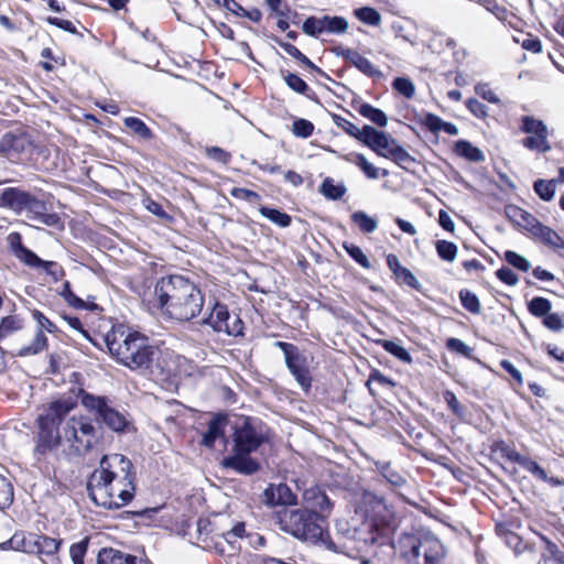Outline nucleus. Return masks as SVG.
I'll list each match as a JSON object with an SVG mask.
<instances>
[{
    "label": "nucleus",
    "mask_w": 564,
    "mask_h": 564,
    "mask_svg": "<svg viewBox=\"0 0 564 564\" xmlns=\"http://www.w3.org/2000/svg\"><path fill=\"white\" fill-rule=\"evenodd\" d=\"M70 398H59L50 402L39 415L34 457L41 460L61 445H66L68 456H85L99 441L93 420L85 415L66 419L76 406Z\"/></svg>",
    "instance_id": "1"
},
{
    "label": "nucleus",
    "mask_w": 564,
    "mask_h": 564,
    "mask_svg": "<svg viewBox=\"0 0 564 564\" xmlns=\"http://www.w3.org/2000/svg\"><path fill=\"white\" fill-rule=\"evenodd\" d=\"M129 458L121 454L101 457L87 482L91 500L106 509H119L127 506L135 494V474Z\"/></svg>",
    "instance_id": "2"
},
{
    "label": "nucleus",
    "mask_w": 564,
    "mask_h": 564,
    "mask_svg": "<svg viewBox=\"0 0 564 564\" xmlns=\"http://www.w3.org/2000/svg\"><path fill=\"white\" fill-rule=\"evenodd\" d=\"M154 296L161 313L178 322L197 317L205 303L202 290L193 281L178 274L161 278L154 286Z\"/></svg>",
    "instance_id": "3"
},
{
    "label": "nucleus",
    "mask_w": 564,
    "mask_h": 564,
    "mask_svg": "<svg viewBox=\"0 0 564 564\" xmlns=\"http://www.w3.org/2000/svg\"><path fill=\"white\" fill-rule=\"evenodd\" d=\"M105 340L111 356L129 369L142 373H163L159 362L161 350L139 332L113 329L106 335Z\"/></svg>",
    "instance_id": "4"
},
{
    "label": "nucleus",
    "mask_w": 564,
    "mask_h": 564,
    "mask_svg": "<svg viewBox=\"0 0 564 564\" xmlns=\"http://www.w3.org/2000/svg\"><path fill=\"white\" fill-rule=\"evenodd\" d=\"M264 426L259 420L242 417L234 426L232 454L224 458V466L242 475H252L260 468L259 463L252 458L265 441Z\"/></svg>",
    "instance_id": "5"
},
{
    "label": "nucleus",
    "mask_w": 564,
    "mask_h": 564,
    "mask_svg": "<svg viewBox=\"0 0 564 564\" xmlns=\"http://www.w3.org/2000/svg\"><path fill=\"white\" fill-rule=\"evenodd\" d=\"M279 529L297 540L324 546L334 553H344L345 547L337 545L325 527V521L307 509H284L274 516Z\"/></svg>",
    "instance_id": "6"
},
{
    "label": "nucleus",
    "mask_w": 564,
    "mask_h": 564,
    "mask_svg": "<svg viewBox=\"0 0 564 564\" xmlns=\"http://www.w3.org/2000/svg\"><path fill=\"white\" fill-rule=\"evenodd\" d=\"M395 557L402 564H430L427 556H437L433 564H441L446 552L441 540L431 532L401 533L392 543Z\"/></svg>",
    "instance_id": "7"
},
{
    "label": "nucleus",
    "mask_w": 564,
    "mask_h": 564,
    "mask_svg": "<svg viewBox=\"0 0 564 564\" xmlns=\"http://www.w3.org/2000/svg\"><path fill=\"white\" fill-rule=\"evenodd\" d=\"M82 404L93 412L97 420L101 421L115 433H129L134 430L129 415L112 406L107 397L94 395L83 391L80 394Z\"/></svg>",
    "instance_id": "8"
},
{
    "label": "nucleus",
    "mask_w": 564,
    "mask_h": 564,
    "mask_svg": "<svg viewBox=\"0 0 564 564\" xmlns=\"http://www.w3.org/2000/svg\"><path fill=\"white\" fill-rule=\"evenodd\" d=\"M7 241L14 257L25 265L43 269L55 282L59 281L65 275V271L62 265L54 261L42 260L32 250L24 247L22 243V236L19 232L9 234Z\"/></svg>",
    "instance_id": "9"
},
{
    "label": "nucleus",
    "mask_w": 564,
    "mask_h": 564,
    "mask_svg": "<svg viewBox=\"0 0 564 564\" xmlns=\"http://www.w3.org/2000/svg\"><path fill=\"white\" fill-rule=\"evenodd\" d=\"M203 325L210 326L217 333L228 336L243 335V322L239 315H231L227 305L215 302L209 314L202 319Z\"/></svg>",
    "instance_id": "10"
},
{
    "label": "nucleus",
    "mask_w": 564,
    "mask_h": 564,
    "mask_svg": "<svg viewBox=\"0 0 564 564\" xmlns=\"http://www.w3.org/2000/svg\"><path fill=\"white\" fill-rule=\"evenodd\" d=\"M520 130L528 137L522 140V145L531 151L546 153L552 147L549 142L547 126L540 119L532 116H523L521 118Z\"/></svg>",
    "instance_id": "11"
},
{
    "label": "nucleus",
    "mask_w": 564,
    "mask_h": 564,
    "mask_svg": "<svg viewBox=\"0 0 564 564\" xmlns=\"http://www.w3.org/2000/svg\"><path fill=\"white\" fill-rule=\"evenodd\" d=\"M348 21L343 17L324 15L321 18L308 17L302 25L305 34L318 37L322 33L344 34L348 30Z\"/></svg>",
    "instance_id": "12"
},
{
    "label": "nucleus",
    "mask_w": 564,
    "mask_h": 564,
    "mask_svg": "<svg viewBox=\"0 0 564 564\" xmlns=\"http://www.w3.org/2000/svg\"><path fill=\"white\" fill-rule=\"evenodd\" d=\"M336 529L347 539L361 541L365 544H381L380 539L383 535L382 529H379L375 520L364 523L361 529L355 528L352 530L347 522L339 521L336 523Z\"/></svg>",
    "instance_id": "13"
},
{
    "label": "nucleus",
    "mask_w": 564,
    "mask_h": 564,
    "mask_svg": "<svg viewBox=\"0 0 564 564\" xmlns=\"http://www.w3.org/2000/svg\"><path fill=\"white\" fill-rule=\"evenodd\" d=\"M303 502L305 506L303 509L314 512L323 521H326L334 508V503L318 486L310 487L303 491Z\"/></svg>",
    "instance_id": "14"
},
{
    "label": "nucleus",
    "mask_w": 564,
    "mask_h": 564,
    "mask_svg": "<svg viewBox=\"0 0 564 564\" xmlns=\"http://www.w3.org/2000/svg\"><path fill=\"white\" fill-rule=\"evenodd\" d=\"M26 217L48 227H57L61 225V217L56 213H51L46 202L39 199L30 194V197L24 207Z\"/></svg>",
    "instance_id": "15"
},
{
    "label": "nucleus",
    "mask_w": 564,
    "mask_h": 564,
    "mask_svg": "<svg viewBox=\"0 0 564 564\" xmlns=\"http://www.w3.org/2000/svg\"><path fill=\"white\" fill-rule=\"evenodd\" d=\"M365 138L362 143L369 147L379 156L386 158L393 147L398 144L397 140L383 131H379L371 126H364Z\"/></svg>",
    "instance_id": "16"
},
{
    "label": "nucleus",
    "mask_w": 564,
    "mask_h": 564,
    "mask_svg": "<svg viewBox=\"0 0 564 564\" xmlns=\"http://www.w3.org/2000/svg\"><path fill=\"white\" fill-rule=\"evenodd\" d=\"M285 365L301 388L307 391L311 388L312 378L307 369V359L297 347L285 357Z\"/></svg>",
    "instance_id": "17"
},
{
    "label": "nucleus",
    "mask_w": 564,
    "mask_h": 564,
    "mask_svg": "<svg viewBox=\"0 0 564 564\" xmlns=\"http://www.w3.org/2000/svg\"><path fill=\"white\" fill-rule=\"evenodd\" d=\"M265 502L270 506H294L297 503L296 495L286 484L271 485L264 490Z\"/></svg>",
    "instance_id": "18"
},
{
    "label": "nucleus",
    "mask_w": 564,
    "mask_h": 564,
    "mask_svg": "<svg viewBox=\"0 0 564 564\" xmlns=\"http://www.w3.org/2000/svg\"><path fill=\"white\" fill-rule=\"evenodd\" d=\"M30 193L18 187L0 189V207L9 208L17 214L24 212Z\"/></svg>",
    "instance_id": "19"
},
{
    "label": "nucleus",
    "mask_w": 564,
    "mask_h": 564,
    "mask_svg": "<svg viewBox=\"0 0 564 564\" xmlns=\"http://www.w3.org/2000/svg\"><path fill=\"white\" fill-rule=\"evenodd\" d=\"M338 55H341L343 58L354 65L358 70L364 73L367 76H380L381 72L376 68V66L366 57H364L359 52L352 48H340L337 52Z\"/></svg>",
    "instance_id": "20"
},
{
    "label": "nucleus",
    "mask_w": 564,
    "mask_h": 564,
    "mask_svg": "<svg viewBox=\"0 0 564 564\" xmlns=\"http://www.w3.org/2000/svg\"><path fill=\"white\" fill-rule=\"evenodd\" d=\"M97 564H149V562L113 549H102L98 554Z\"/></svg>",
    "instance_id": "21"
},
{
    "label": "nucleus",
    "mask_w": 564,
    "mask_h": 564,
    "mask_svg": "<svg viewBox=\"0 0 564 564\" xmlns=\"http://www.w3.org/2000/svg\"><path fill=\"white\" fill-rule=\"evenodd\" d=\"M505 214L506 217L511 223L519 227H522L529 232L532 230V228H534L535 224L538 223V219L533 215H531L530 213H528L527 210L522 209L517 205H507L505 207Z\"/></svg>",
    "instance_id": "22"
},
{
    "label": "nucleus",
    "mask_w": 564,
    "mask_h": 564,
    "mask_svg": "<svg viewBox=\"0 0 564 564\" xmlns=\"http://www.w3.org/2000/svg\"><path fill=\"white\" fill-rule=\"evenodd\" d=\"M377 471L382 478L393 488H402L406 486V477L395 469L390 462L377 460L375 462Z\"/></svg>",
    "instance_id": "23"
},
{
    "label": "nucleus",
    "mask_w": 564,
    "mask_h": 564,
    "mask_svg": "<svg viewBox=\"0 0 564 564\" xmlns=\"http://www.w3.org/2000/svg\"><path fill=\"white\" fill-rule=\"evenodd\" d=\"M530 234L542 241L544 245L553 248L560 249L564 247L563 239L547 226L542 225L539 220L535 224L534 228L530 231Z\"/></svg>",
    "instance_id": "24"
},
{
    "label": "nucleus",
    "mask_w": 564,
    "mask_h": 564,
    "mask_svg": "<svg viewBox=\"0 0 564 564\" xmlns=\"http://www.w3.org/2000/svg\"><path fill=\"white\" fill-rule=\"evenodd\" d=\"M227 419L225 415L218 413L213 416L208 423L207 431L203 434V444L206 447H213L216 440L224 434Z\"/></svg>",
    "instance_id": "25"
},
{
    "label": "nucleus",
    "mask_w": 564,
    "mask_h": 564,
    "mask_svg": "<svg viewBox=\"0 0 564 564\" xmlns=\"http://www.w3.org/2000/svg\"><path fill=\"white\" fill-rule=\"evenodd\" d=\"M2 144L7 151L17 154L30 152L33 148L31 140L24 134L6 133Z\"/></svg>",
    "instance_id": "26"
},
{
    "label": "nucleus",
    "mask_w": 564,
    "mask_h": 564,
    "mask_svg": "<svg viewBox=\"0 0 564 564\" xmlns=\"http://www.w3.org/2000/svg\"><path fill=\"white\" fill-rule=\"evenodd\" d=\"M454 151L457 155L470 161V162H482L485 161V155L482 151L474 147L469 141L458 140L455 143Z\"/></svg>",
    "instance_id": "27"
},
{
    "label": "nucleus",
    "mask_w": 564,
    "mask_h": 564,
    "mask_svg": "<svg viewBox=\"0 0 564 564\" xmlns=\"http://www.w3.org/2000/svg\"><path fill=\"white\" fill-rule=\"evenodd\" d=\"M357 111L359 112L360 116L369 119L371 122L381 128L388 124V118L386 113L382 110L375 108L373 106L367 102L360 104V106L357 108Z\"/></svg>",
    "instance_id": "28"
},
{
    "label": "nucleus",
    "mask_w": 564,
    "mask_h": 564,
    "mask_svg": "<svg viewBox=\"0 0 564 564\" xmlns=\"http://www.w3.org/2000/svg\"><path fill=\"white\" fill-rule=\"evenodd\" d=\"M387 159L392 160L404 170H409L415 163V159L399 143L388 152Z\"/></svg>",
    "instance_id": "29"
},
{
    "label": "nucleus",
    "mask_w": 564,
    "mask_h": 564,
    "mask_svg": "<svg viewBox=\"0 0 564 564\" xmlns=\"http://www.w3.org/2000/svg\"><path fill=\"white\" fill-rule=\"evenodd\" d=\"M279 45L293 58L297 59L303 65L307 66L310 69L316 72L317 74L327 77V75L317 67L307 56H305L296 46L286 42H279Z\"/></svg>",
    "instance_id": "30"
},
{
    "label": "nucleus",
    "mask_w": 564,
    "mask_h": 564,
    "mask_svg": "<svg viewBox=\"0 0 564 564\" xmlns=\"http://www.w3.org/2000/svg\"><path fill=\"white\" fill-rule=\"evenodd\" d=\"M46 345L47 338L44 335V333L41 329H39L35 333L32 343L30 345L21 347L17 355L20 357L33 356L42 351L46 347Z\"/></svg>",
    "instance_id": "31"
},
{
    "label": "nucleus",
    "mask_w": 564,
    "mask_h": 564,
    "mask_svg": "<svg viewBox=\"0 0 564 564\" xmlns=\"http://www.w3.org/2000/svg\"><path fill=\"white\" fill-rule=\"evenodd\" d=\"M346 160L355 163L368 178L376 180L379 177L380 170L371 164L364 154L361 153H351L346 156Z\"/></svg>",
    "instance_id": "32"
},
{
    "label": "nucleus",
    "mask_w": 564,
    "mask_h": 564,
    "mask_svg": "<svg viewBox=\"0 0 564 564\" xmlns=\"http://www.w3.org/2000/svg\"><path fill=\"white\" fill-rule=\"evenodd\" d=\"M319 192L326 198L337 200L345 195L346 187L344 184H335L333 178L326 177L321 184Z\"/></svg>",
    "instance_id": "33"
},
{
    "label": "nucleus",
    "mask_w": 564,
    "mask_h": 564,
    "mask_svg": "<svg viewBox=\"0 0 564 564\" xmlns=\"http://www.w3.org/2000/svg\"><path fill=\"white\" fill-rule=\"evenodd\" d=\"M62 542L61 539L40 535L35 541V546L40 554L54 556L58 552Z\"/></svg>",
    "instance_id": "34"
},
{
    "label": "nucleus",
    "mask_w": 564,
    "mask_h": 564,
    "mask_svg": "<svg viewBox=\"0 0 564 564\" xmlns=\"http://www.w3.org/2000/svg\"><path fill=\"white\" fill-rule=\"evenodd\" d=\"M491 452L500 458H505L512 463H518L519 458L521 457V454L505 441H496L491 445Z\"/></svg>",
    "instance_id": "35"
},
{
    "label": "nucleus",
    "mask_w": 564,
    "mask_h": 564,
    "mask_svg": "<svg viewBox=\"0 0 564 564\" xmlns=\"http://www.w3.org/2000/svg\"><path fill=\"white\" fill-rule=\"evenodd\" d=\"M123 122L128 129L141 139L151 140L153 138V132L141 119L137 117H127Z\"/></svg>",
    "instance_id": "36"
},
{
    "label": "nucleus",
    "mask_w": 564,
    "mask_h": 564,
    "mask_svg": "<svg viewBox=\"0 0 564 564\" xmlns=\"http://www.w3.org/2000/svg\"><path fill=\"white\" fill-rule=\"evenodd\" d=\"M259 212L263 217L282 228L289 227L291 225V216L280 212L279 209L261 206Z\"/></svg>",
    "instance_id": "37"
},
{
    "label": "nucleus",
    "mask_w": 564,
    "mask_h": 564,
    "mask_svg": "<svg viewBox=\"0 0 564 564\" xmlns=\"http://www.w3.org/2000/svg\"><path fill=\"white\" fill-rule=\"evenodd\" d=\"M462 306L471 314H480L481 305L475 293L467 289H463L458 293Z\"/></svg>",
    "instance_id": "38"
},
{
    "label": "nucleus",
    "mask_w": 564,
    "mask_h": 564,
    "mask_svg": "<svg viewBox=\"0 0 564 564\" xmlns=\"http://www.w3.org/2000/svg\"><path fill=\"white\" fill-rule=\"evenodd\" d=\"M351 220L359 227L365 234L373 232L378 227V221L367 215L365 212L358 210L351 215Z\"/></svg>",
    "instance_id": "39"
},
{
    "label": "nucleus",
    "mask_w": 564,
    "mask_h": 564,
    "mask_svg": "<svg viewBox=\"0 0 564 564\" xmlns=\"http://www.w3.org/2000/svg\"><path fill=\"white\" fill-rule=\"evenodd\" d=\"M354 14L359 21L371 26H377L381 23V14L371 7L356 9Z\"/></svg>",
    "instance_id": "40"
},
{
    "label": "nucleus",
    "mask_w": 564,
    "mask_h": 564,
    "mask_svg": "<svg viewBox=\"0 0 564 564\" xmlns=\"http://www.w3.org/2000/svg\"><path fill=\"white\" fill-rule=\"evenodd\" d=\"M89 542L90 538L85 536L69 546V557L73 564H84V557L87 554Z\"/></svg>",
    "instance_id": "41"
},
{
    "label": "nucleus",
    "mask_w": 564,
    "mask_h": 564,
    "mask_svg": "<svg viewBox=\"0 0 564 564\" xmlns=\"http://www.w3.org/2000/svg\"><path fill=\"white\" fill-rule=\"evenodd\" d=\"M381 346L387 352L391 354L399 360H401L405 364H412L413 359H412V356L410 355V352L404 347L397 344L395 341L382 340Z\"/></svg>",
    "instance_id": "42"
},
{
    "label": "nucleus",
    "mask_w": 564,
    "mask_h": 564,
    "mask_svg": "<svg viewBox=\"0 0 564 564\" xmlns=\"http://www.w3.org/2000/svg\"><path fill=\"white\" fill-rule=\"evenodd\" d=\"M551 302L542 296L533 297L528 304L529 312L536 317H545L551 312Z\"/></svg>",
    "instance_id": "43"
},
{
    "label": "nucleus",
    "mask_w": 564,
    "mask_h": 564,
    "mask_svg": "<svg viewBox=\"0 0 564 564\" xmlns=\"http://www.w3.org/2000/svg\"><path fill=\"white\" fill-rule=\"evenodd\" d=\"M555 180H536L533 184V188L541 199L550 202L551 199H553L555 194Z\"/></svg>",
    "instance_id": "44"
},
{
    "label": "nucleus",
    "mask_w": 564,
    "mask_h": 564,
    "mask_svg": "<svg viewBox=\"0 0 564 564\" xmlns=\"http://www.w3.org/2000/svg\"><path fill=\"white\" fill-rule=\"evenodd\" d=\"M517 464L529 471L536 479L547 481L546 471L530 457L521 455Z\"/></svg>",
    "instance_id": "45"
},
{
    "label": "nucleus",
    "mask_w": 564,
    "mask_h": 564,
    "mask_svg": "<svg viewBox=\"0 0 564 564\" xmlns=\"http://www.w3.org/2000/svg\"><path fill=\"white\" fill-rule=\"evenodd\" d=\"M435 249L438 257L447 262H453L458 252L457 246L447 240H437L435 242Z\"/></svg>",
    "instance_id": "46"
},
{
    "label": "nucleus",
    "mask_w": 564,
    "mask_h": 564,
    "mask_svg": "<svg viewBox=\"0 0 564 564\" xmlns=\"http://www.w3.org/2000/svg\"><path fill=\"white\" fill-rule=\"evenodd\" d=\"M333 121L338 127L341 128L347 134L356 138L358 141L362 142L366 134H364V128L360 130L352 122L343 118L339 115H333Z\"/></svg>",
    "instance_id": "47"
},
{
    "label": "nucleus",
    "mask_w": 564,
    "mask_h": 564,
    "mask_svg": "<svg viewBox=\"0 0 564 564\" xmlns=\"http://www.w3.org/2000/svg\"><path fill=\"white\" fill-rule=\"evenodd\" d=\"M13 486L9 479L0 475V510H4L13 502Z\"/></svg>",
    "instance_id": "48"
},
{
    "label": "nucleus",
    "mask_w": 564,
    "mask_h": 564,
    "mask_svg": "<svg viewBox=\"0 0 564 564\" xmlns=\"http://www.w3.org/2000/svg\"><path fill=\"white\" fill-rule=\"evenodd\" d=\"M496 530L498 535L505 540V543L509 547L513 549L516 552H520L522 550L523 542L518 534L507 530L503 525H497Z\"/></svg>",
    "instance_id": "49"
},
{
    "label": "nucleus",
    "mask_w": 564,
    "mask_h": 564,
    "mask_svg": "<svg viewBox=\"0 0 564 564\" xmlns=\"http://www.w3.org/2000/svg\"><path fill=\"white\" fill-rule=\"evenodd\" d=\"M22 328V322L17 316L3 317L0 322V339L10 336L12 333Z\"/></svg>",
    "instance_id": "50"
},
{
    "label": "nucleus",
    "mask_w": 564,
    "mask_h": 564,
    "mask_svg": "<svg viewBox=\"0 0 564 564\" xmlns=\"http://www.w3.org/2000/svg\"><path fill=\"white\" fill-rule=\"evenodd\" d=\"M343 248L362 268H365V269L371 268V263H370L368 257L362 252V250L358 246L345 242L343 245Z\"/></svg>",
    "instance_id": "51"
},
{
    "label": "nucleus",
    "mask_w": 564,
    "mask_h": 564,
    "mask_svg": "<svg viewBox=\"0 0 564 564\" xmlns=\"http://www.w3.org/2000/svg\"><path fill=\"white\" fill-rule=\"evenodd\" d=\"M503 258L510 265L520 271L527 272L531 268L530 261L514 251H506Z\"/></svg>",
    "instance_id": "52"
},
{
    "label": "nucleus",
    "mask_w": 564,
    "mask_h": 564,
    "mask_svg": "<svg viewBox=\"0 0 564 564\" xmlns=\"http://www.w3.org/2000/svg\"><path fill=\"white\" fill-rule=\"evenodd\" d=\"M543 541L545 543V551L541 555L540 564H551L564 552H562L555 543L547 540L546 538H543Z\"/></svg>",
    "instance_id": "53"
},
{
    "label": "nucleus",
    "mask_w": 564,
    "mask_h": 564,
    "mask_svg": "<svg viewBox=\"0 0 564 564\" xmlns=\"http://www.w3.org/2000/svg\"><path fill=\"white\" fill-rule=\"evenodd\" d=\"M392 87L405 98H412L415 94L414 84L405 77H397L392 82Z\"/></svg>",
    "instance_id": "54"
},
{
    "label": "nucleus",
    "mask_w": 564,
    "mask_h": 564,
    "mask_svg": "<svg viewBox=\"0 0 564 564\" xmlns=\"http://www.w3.org/2000/svg\"><path fill=\"white\" fill-rule=\"evenodd\" d=\"M314 124L306 119H296L292 126V132L299 138L306 139L313 134Z\"/></svg>",
    "instance_id": "55"
},
{
    "label": "nucleus",
    "mask_w": 564,
    "mask_h": 564,
    "mask_svg": "<svg viewBox=\"0 0 564 564\" xmlns=\"http://www.w3.org/2000/svg\"><path fill=\"white\" fill-rule=\"evenodd\" d=\"M59 295L73 307L75 308H84L85 303L82 299H79L77 295L74 294V292L70 289V283L68 281H65L63 283L62 291L59 292Z\"/></svg>",
    "instance_id": "56"
},
{
    "label": "nucleus",
    "mask_w": 564,
    "mask_h": 564,
    "mask_svg": "<svg viewBox=\"0 0 564 564\" xmlns=\"http://www.w3.org/2000/svg\"><path fill=\"white\" fill-rule=\"evenodd\" d=\"M284 80L292 90L299 94L305 95L310 90L307 84L296 74L289 73L285 75Z\"/></svg>",
    "instance_id": "57"
},
{
    "label": "nucleus",
    "mask_w": 564,
    "mask_h": 564,
    "mask_svg": "<svg viewBox=\"0 0 564 564\" xmlns=\"http://www.w3.org/2000/svg\"><path fill=\"white\" fill-rule=\"evenodd\" d=\"M230 195L235 198L243 199L249 203H259L261 200V196L258 193L242 187H234L230 191Z\"/></svg>",
    "instance_id": "58"
},
{
    "label": "nucleus",
    "mask_w": 564,
    "mask_h": 564,
    "mask_svg": "<svg viewBox=\"0 0 564 564\" xmlns=\"http://www.w3.org/2000/svg\"><path fill=\"white\" fill-rule=\"evenodd\" d=\"M446 347L449 350L460 354L465 357H470L473 352V349L468 345H466L463 340L454 337L447 339Z\"/></svg>",
    "instance_id": "59"
},
{
    "label": "nucleus",
    "mask_w": 564,
    "mask_h": 564,
    "mask_svg": "<svg viewBox=\"0 0 564 564\" xmlns=\"http://www.w3.org/2000/svg\"><path fill=\"white\" fill-rule=\"evenodd\" d=\"M245 522H237L229 531L224 532L223 536L227 543L234 545L237 539H240L245 535Z\"/></svg>",
    "instance_id": "60"
},
{
    "label": "nucleus",
    "mask_w": 564,
    "mask_h": 564,
    "mask_svg": "<svg viewBox=\"0 0 564 564\" xmlns=\"http://www.w3.org/2000/svg\"><path fill=\"white\" fill-rule=\"evenodd\" d=\"M395 279L401 281L402 283L409 285L410 288L420 291L422 288V284L420 281L415 278V275L406 268L401 270V272L395 275Z\"/></svg>",
    "instance_id": "61"
},
{
    "label": "nucleus",
    "mask_w": 564,
    "mask_h": 564,
    "mask_svg": "<svg viewBox=\"0 0 564 564\" xmlns=\"http://www.w3.org/2000/svg\"><path fill=\"white\" fill-rule=\"evenodd\" d=\"M422 123L431 131V132H434V133H437L438 131L442 130V124L444 123V121L436 115L434 113H426L422 120Z\"/></svg>",
    "instance_id": "62"
},
{
    "label": "nucleus",
    "mask_w": 564,
    "mask_h": 564,
    "mask_svg": "<svg viewBox=\"0 0 564 564\" xmlns=\"http://www.w3.org/2000/svg\"><path fill=\"white\" fill-rule=\"evenodd\" d=\"M496 275L501 282L511 286L516 285L519 281L518 275L507 267L497 270Z\"/></svg>",
    "instance_id": "63"
},
{
    "label": "nucleus",
    "mask_w": 564,
    "mask_h": 564,
    "mask_svg": "<svg viewBox=\"0 0 564 564\" xmlns=\"http://www.w3.org/2000/svg\"><path fill=\"white\" fill-rule=\"evenodd\" d=\"M468 110L478 118H485L488 115V108L479 100L471 98L466 102Z\"/></svg>",
    "instance_id": "64"
}]
</instances>
